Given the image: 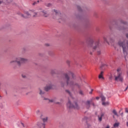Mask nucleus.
Returning <instances> with one entry per match:
<instances>
[{
	"label": "nucleus",
	"mask_w": 128,
	"mask_h": 128,
	"mask_svg": "<svg viewBox=\"0 0 128 128\" xmlns=\"http://www.w3.org/2000/svg\"><path fill=\"white\" fill-rule=\"evenodd\" d=\"M76 76L72 72L69 71L66 72L64 74V81L67 86H74V82L72 80V78L74 80Z\"/></svg>",
	"instance_id": "1"
},
{
	"label": "nucleus",
	"mask_w": 128,
	"mask_h": 128,
	"mask_svg": "<svg viewBox=\"0 0 128 128\" xmlns=\"http://www.w3.org/2000/svg\"><path fill=\"white\" fill-rule=\"evenodd\" d=\"M118 44L120 48H122L123 54L126 58V56L128 55V40L119 41Z\"/></svg>",
	"instance_id": "2"
},
{
	"label": "nucleus",
	"mask_w": 128,
	"mask_h": 128,
	"mask_svg": "<svg viewBox=\"0 0 128 128\" xmlns=\"http://www.w3.org/2000/svg\"><path fill=\"white\" fill-rule=\"evenodd\" d=\"M53 12H55V15L53 16V18L57 20L59 22H62L64 20V12L56 10H54Z\"/></svg>",
	"instance_id": "3"
},
{
	"label": "nucleus",
	"mask_w": 128,
	"mask_h": 128,
	"mask_svg": "<svg viewBox=\"0 0 128 128\" xmlns=\"http://www.w3.org/2000/svg\"><path fill=\"white\" fill-rule=\"evenodd\" d=\"M26 62H28V59L26 58H24L20 57H17L16 58L15 60L10 61V64H12L14 62H16L18 66H20V64H22Z\"/></svg>",
	"instance_id": "4"
},
{
	"label": "nucleus",
	"mask_w": 128,
	"mask_h": 128,
	"mask_svg": "<svg viewBox=\"0 0 128 128\" xmlns=\"http://www.w3.org/2000/svg\"><path fill=\"white\" fill-rule=\"evenodd\" d=\"M32 16L34 18H36V16H38V13L32 10H30L29 12H25L24 14H21V16H22V18H30Z\"/></svg>",
	"instance_id": "5"
},
{
	"label": "nucleus",
	"mask_w": 128,
	"mask_h": 128,
	"mask_svg": "<svg viewBox=\"0 0 128 128\" xmlns=\"http://www.w3.org/2000/svg\"><path fill=\"white\" fill-rule=\"evenodd\" d=\"M114 80L116 82H122L124 77L122 76V72H117V76H114Z\"/></svg>",
	"instance_id": "6"
},
{
	"label": "nucleus",
	"mask_w": 128,
	"mask_h": 128,
	"mask_svg": "<svg viewBox=\"0 0 128 128\" xmlns=\"http://www.w3.org/2000/svg\"><path fill=\"white\" fill-rule=\"evenodd\" d=\"M74 105H72V104L69 101L67 104V106L70 108H76V110L80 109V106H78L77 102L74 103Z\"/></svg>",
	"instance_id": "7"
},
{
	"label": "nucleus",
	"mask_w": 128,
	"mask_h": 128,
	"mask_svg": "<svg viewBox=\"0 0 128 128\" xmlns=\"http://www.w3.org/2000/svg\"><path fill=\"white\" fill-rule=\"evenodd\" d=\"M52 82H49L45 86L44 90L46 92H48L50 90H52Z\"/></svg>",
	"instance_id": "8"
},
{
	"label": "nucleus",
	"mask_w": 128,
	"mask_h": 128,
	"mask_svg": "<svg viewBox=\"0 0 128 128\" xmlns=\"http://www.w3.org/2000/svg\"><path fill=\"white\" fill-rule=\"evenodd\" d=\"M42 16H44V18H48L50 16V13L48 11L43 10L41 12Z\"/></svg>",
	"instance_id": "9"
},
{
	"label": "nucleus",
	"mask_w": 128,
	"mask_h": 128,
	"mask_svg": "<svg viewBox=\"0 0 128 128\" xmlns=\"http://www.w3.org/2000/svg\"><path fill=\"white\" fill-rule=\"evenodd\" d=\"M93 100H94V98H92V99L90 100H88L86 102V106L87 108H90V104L92 102Z\"/></svg>",
	"instance_id": "10"
},
{
	"label": "nucleus",
	"mask_w": 128,
	"mask_h": 128,
	"mask_svg": "<svg viewBox=\"0 0 128 128\" xmlns=\"http://www.w3.org/2000/svg\"><path fill=\"white\" fill-rule=\"evenodd\" d=\"M104 116V114L101 112L100 114V115H98V120L99 122H102V117Z\"/></svg>",
	"instance_id": "11"
},
{
	"label": "nucleus",
	"mask_w": 128,
	"mask_h": 128,
	"mask_svg": "<svg viewBox=\"0 0 128 128\" xmlns=\"http://www.w3.org/2000/svg\"><path fill=\"white\" fill-rule=\"evenodd\" d=\"M37 126L40 128H44V123H42L41 122H38L37 124Z\"/></svg>",
	"instance_id": "12"
},
{
	"label": "nucleus",
	"mask_w": 128,
	"mask_h": 128,
	"mask_svg": "<svg viewBox=\"0 0 128 128\" xmlns=\"http://www.w3.org/2000/svg\"><path fill=\"white\" fill-rule=\"evenodd\" d=\"M95 46L93 48L94 50H96V48H98V46H100V42H97L95 43Z\"/></svg>",
	"instance_id": "13"
},
{
	"label": "nucleus",
	"mask_w": 128,
	"mask_h": 128,
	"mask_svg": "<svg viewBox=\"0 0 128 128\" xmlns=\"http://www.w3.org/2000/svg\"><path fill=\"white\" fill-rule=\"evenodd\" d=\"M104 72L102 71L100 74H99L98 78H102V80H104Z\"/></svg>",
	"instance_id": "14"
},
{
	"label": "nucleus",
	"mask_w": 128,
	"mask_h": 128,
	"mask_svg": "<svg viewBox=\"0 0 128 128\" xmlns=\"http://www.w3.org/2000/svg\"><path fill=\"white\" fill-rule=\"evenodd\" d=\"M4 2H5L6 4H10L12 2V0H4Z\"/></svg>",
	"instance_id": "15"
},
{
	"label": "nucleus",
	"mask_w": 128,
	"mask_h": 128,
	"mask_svg": "<svg viewBox=\"0 0 128 128\" xmlns=\"http://www.w3.org/2000/svg\"><path fill=\"white\" fill-rule=\"evenodd\" d=\"M41 118L44 122H48V117L42 118V116Z\"/></svg>",
	"instance_id": "16"
},
{
	"label": "nucleus",
	"mask_w": 128,
	"mask_h": 128,
	"mask_svg": "<svg viewBox=\"0 0 128 128\" xmlns=\"http://www.w3.org/2000/svg\"><path fill=\"white\" fill-rule=\"evenodd\" d=\"M62 80H63V82H60V84H61V86L64 87V75L62 76Z\"/></svg>",
	"instance_id": "17"
},
{
	"label": "nucleus",
	"mask_w": 128,
	"mask_h": 128,
	"mask_svg": "<svg viewBox=\"0 0 128 128\" xmlns=\"http://www.w3.org/2000/svg\"><path fill=\"white\" fill-rule=\"evenodd\" d=\"M113 114H114V116H118V112H116V110H114L112 112Z\"/></svg>",
	"instance_id": "18"
},
{
	"label": "nucleus",
	"mask_w": 128,
	"mask_h": 128,
	"mask_svg": "<svg viewBox=\"0 0 128 128\" xmlns=\"http://www.w3.org/2000/svg\"><path fill=\"white\" fill-rule=\"evenodd\" d=\"M64 102V99H60V102H56V104H62Z\"/></svg>",
	"instance_id": "19"
},
{
	"label": "nucleus",
	"mask_w": 128,
	"mask_h": 128,
	"mask_svg": "<svg viewBox=\"0 0 128 128\" xmlns=\"http://www.w3.org/2000/svg\"><path fill=\"white\" fill-rule=\"evenodd\" d=\"M108 36H104V41L106 42H108Z\"/></svg>",
	"instance_id": "20"
},
{
	"label": "nucleus",
	"mask_w": 128,
	"mask_h": 128,
	"mask_svg": "<svg viewBox=\"0 0 128 128\" xmlns=\"http://www.w3.org/2000/svg\"><path fill=\"white\" fill-rule=\"evenodd\" d=\"M39 94H40V96H42V94H44V92H42V89L39 88Z\"/></svg>",
	"instance_id": "21"
},
{
	"label": "nucleus",
	"mask_w": 128,
	"mask_h": 128,
	"mask_svg": "<svg viewBox=\"0 0 128 128\" xmlns=\"http://www.w3.org/2000/svg\"><path fill=\"white\" fill-rule=\"evenodd\" d=\"M102 106H108V102H104H104H102Z\"/></svg>",
	"instance_id": "22"
},
{
	"label": "nucleus",
	"mask_w": 128,
	"mask_h": 128,
	"mask_svg": "<svg viewBox=\"0 0 128 128\" xmlns=\"http://www.w3.org/2000/svg\"><path fill=\"white\" fill-rule=\"evenodd\" d=\"M100 98H102V102H104V100H106V97H104V96H101Z\"/></svg>",
	"instance_id": "23"
},
{
	"label": "nucleus",
	"mask_w": 128,
	"mask_h": 128,
	"mask_svg": "<svg viewBox=\"0 0 128 128\" xmlns=\"http://www.w3.org/2000/svg\"><path fill=\"white\" fill-rule=\"evenodd\" d=\"M118 126H120V123H114V128H118Z\"/></svg>",
	"instance_id": "24"
},
{
	"label": "nucleus",
	"mask_w": 128,
	"mask_h": 128,
	"mask_svg": "<svg viewBox=\"0 0 128 128\" xmlns=\"http://www.w3.org/2000/svg\"><path fill=\"white\" fill-rule=\"evenodd\" d=\"M66 63L68 66H70V60H67L66 61Z\"/></svg>",
	"instance_id": "25"
},
{
	"label": "nucleus",
	"mask_w": 128,
	"mask_h": 128,
	"mask_svg": "<svg viewBox=\"0 0 128 128\" xmlns=\"http://www.w3.org/2000/svg\"><path fill=\"white\" fill-rule=\"evenodd\" d=\"M51 74H56V71H54V70H52L51 71Z\"/></svg>",
	"instance_id": "26"
},
{
	"label": "nucleus",
	"mask_w": 128,
	"mask_h": 128,
	"mask_svg": "<svg viewBox=\"0 0 128 128\" xmlns=\"http://www.w3.org/2000/svg\"><path fill=\"white\" fill-rule=\"evenodd\" d=\"M117 72H120V68H118L117 69Z\"/></svg>",
	"instance_id": "27"
},
{
	"label": "nucleus",
	"mask_w": 128,
	"mask_h": 128,
	"mask_svg": "<svg viewBox=\"0 0 128 128\" xmlns=\"http://www.w3.org/2000/svg\"><path fill=\"white\" fill-rule=\"evenodd\" d=\"M37 2H40V0H38ZM37 2H34L33 4L34 6V4H36Z\"/></svg>",
	"instance_id": "28"
},
{
	"label": "nucleus",
	"mask_w": 128,
	"mask_h": 128,
	"mask_svg": "<svg viewBox=\"0 0 128 128\" xmlns=\"http://www.w3.org/2000/svg\"><path fill=\"white\" fill-rule=\"evenodd\" d=\"M22 76L24 78H26V76L25 74H22Z\"/></svg>",
	"instance_id": "29"
},
{
	"label": "nucleus",
	"mask_w": 128,
	"mask_h": 128,
	"mask_svg": "<svg viewBox=\"0 0 128 128\" xmlns=\"http://www.w3.org/2000/svg\"><path fill=\"white\" fill-rule=\"evenodd\" d=\"M46 6H52V4H48Z\"/></svg>",
	"instance_id": "30"
},
{
	"label": "nucleus",
	"mask_w": 128,
	"mask_h": 128,
	"mask_svg": "<svg viewBox=\"0 0 128 128\" xmlns=\"http://www.w3.org/2000/svg\"><path fill=\"white\" fill-rule=\"evenodd\" d=\"M66 92H68V94H70V91H68V90H66Z\"/></svg>",
	"instance_id": "31"
},
{
	"label": "nucleus",
	"mask_w": 128,
	"mask_h": 128,
	"mask_svg": "<svg viewBox=\"0 0 128 128\" xmlns=\"http://www.w3.org/2000/svg\"><path fill=\"white\" fill-rule=\"evenodd\" d=\"M80 94H84V93L82 92V91H80Z\"/></svg>",
	"instance_id": "32"
},
{
	"label": "nucleus",
	"mask_w": 128,
	"mask_h": 128,
	"mask_svg": "<svg viewBox=\"0 0 128 128\" xmlns=\"http://www.w3.org/2000/svg\"><path fill=\"white\" fill-rule=\"evenodd\" d=\"M49 102H54V100H49Z\"/></svg>",
	"instance_id": "33"
},
{
	"label": "nucleus",
	"mask_w": 128,
	"mask_h": 128,
	"mask_svg": "<svg viewBox=\"0 0 128 128\" xmlns=\"http://www.w3.org/2000/svg\"><path fill=\"white\" fill-rule=\"evenodd\" d=\"M78 10H81L80 6H78Z\"/></svg>",
	"instance_id": "34"
},
{
	"label": "nucleus",
	"mask_w": 128,
	"mask_h": 128,
	"mask_svg": "<svg viewBox=\"0 0 128 128\" xmlns=\"http://www.w3.org/2000/svg\"><path fill=\"white\" fill-rule=\"evenodd\" d=\"M97 52L98 54H100V50H98Z\"/></svg>",
	"instance_id": "35"
},
{
	"label": "nucleus",
	"mask_w": 128,
	"mask_h": 128,
	"mask_svg": "<svg viewBox=\"0 0 128 128\" xmlns=\"http://www.w3.org/2000/svg\"><path fill=\"white\" fill-rule=\"evenodd\" d=\"M128 86H127L126 88V89L124 90V92H126V90H128Z\"/></svg>",
	"instance_id": "36"
},
{
	"label": "nucleus",
	"mask_w": 128,
	"mask_h": 128,
	"mask_svg": "<svg viewBox=\"0 0 128 128\" xmlns=\"http://www.w3.org/2000/svg\"><path fill=\"white\" fill-rule=\"evenodd\" d=\"M126 112H128V108H126Z\"/></svg>",
	"instance_id": "37"
},
{
	"label": "nucleus",
	"mask_w": 128,
	"mask_h": 128,
	"mask_svg": "<svg viewBox=\"0 0 128 128\" xmlns=\"http://www.w3.org/2000/svg\"><path fill=\"white\" fill-rule=\"evenodd\" d=\"M90 94H92V90L91 92H90Z\"/></svg>",
	"instance_id": "38"
},
{
	"label": "nucleus",
	"mask_w": 128,
	"mask_h": 128,
	"mask_svg": "<svg viewBox=\"0 0 128 128\" xmlns=\"http://www.w3.org/2000/svg\"><path fill=\"white\" fill-rule=\"evenodd\" d=\"M96 100H100V97H96Z\"/></svg>",
	"instance_id": "39"
},
{
	"label": "nucleus",
	"mask_w": 128,
	"mask_h": 128,
	"mask_svg": "<svg viewBox=\"0 0 128 128\" xmlns=\"http://www.w3.org/2000/svg\"><path fill=\"white\" fill-rule=\"evenodd\" d=\"M46 46H50V44H46Z\"/></svg>",
	"instance_id": "40"
},
{
	"label": "nucleus",
	"mask_w": 128,
	"mask_h": 128,
	"mask_svg": "<svg viewBox=\"0 0 128 128\" xmlns=\"http://www.w3.org/2000/svg\"><path fill=\"white\" fill-rule=\"evenodd\" d=\"M21 124L24 126V124L23 123H22Z\"/></svg>",
	"instance_id": "41"
},
{
	"label": "nucleus",
	"mask_w": 128,
	"mask_h": 128,
	"mask_svg": "<svg viewBox=\"0 0 128 128\" xmlns=\"http://www.w3.org/2000/svg\"><path fill=\"white\" fill-rule=\"evenodd\" d=\"M39 112H40V110H38L36 111V113H37V114H39Z\"/></svg>",
	"instance_id": "42"
},
{
	"label": "nucleus",
	"mask_w": 128,
	"mask_h": 128,
	"mask_svg": "<svg viewBox=\"0 0 128 128\" xmlns=\"http://www.w3.org/2000/svg\"><path fill=\"white\" fill-rule=\"evenodd\" d=\"M2 3V1L0 0V4H1Z\"/></svg>",
	"instance_id": "43"
},
{
	"label": "nucleus",
	"mask_w": 128,
	"mask_h": 128,
	"mask_svg": "<svg viewBox=\"0 0 128 128\" xmlns=\"http://www.w3.org/2000/svg\"><path fill=\"white\" fill-rule=\"evenodd\" d=\"M126 37L128 38V34H126Z\"/></svg>",
	"instance_id": "44"
},
{
	"label": "nucleus",
	"mask_w": 128,
	"mask_h": 128,
	"mask_svg": "<svg viewBox=\"0 0 128 128\" xmlns=\"http://www.w3.org/2000/svg\"><path fill=\"white\" fill-rule=\"evenodd\" d=\"M106 128H110V126H107L106 127Z\"/></svg>",
	"instance_id": "45"
},
{
	"label": "nucleus",
	"mask_w": 128,
	"mask_h": 128,
	"mask_svg": "<svg viewBox=\"0 0 128 128\" xmlns=\"http://www.w3.org/2000/svg\"><path fill=\"white\" fill-rule=\"evenodd\" d=\"M113 118H114V116H113Z\"/></svg>",
	"instance_id": "46"
},
{
	"label": "nucleus",
	"mask_w": 128,
	"mask_h": 128,
	"mask_svg": "<svg viewBox=\"0 0 128 128\" xmlns=\"http://www.w3.org/2000/svg\"><path fill=\"white\" fill-rule=\"evenodd\" d=\"M92 105H93V106H94V104H92Z\"/></svg>",
	"instance_id": "47"
},
{
	"label": "nucleus",
	"mask_w": 128,
	"mask_h": 128,
	"mask_svg": "<svg viewBox=\"0 0 128 128\" xmlns=\"http://www.w3.org/2000/svg\"><path fill=\"white\" fill-rule=\"evenodd\" d=\"M123 24H126V22H123Z\"/></svg>",
	"instance_id": "48"
},
{
	"label": "nucleus",
	"mask_w": 128,
	"mask_h": 128,
	"mask_svg": "<svg viewBox=\"0 0 128 128\" xmlns=\"http://www.w3.org/2000/svg\"><path fill=\"white\" fill-rule=\"evenodd\" d=\"M2 96H0V98H1Z\"/></svg>",
	"instance_id": "49"
},
{
	"label": "nucleus",
	"mask_w": 128,
	"mask_h": 128,
	"mask_svg": "<svg viewBox=\"0 0 128 128\" xmlns=\"http://www.w3.org/2000/svg\"><path fill=\"white\" fill-rule=\"evenodd\" d=\"M90 54H92V52H90Z\"/></svg>",
	"instance_id": "50"
},
{
	"label": "nucleus",
	"mask_w": 128,
	"mask_h": 128,
	"mask_svg": "<svg viewBox=\"0 0 128 128\" xmlns=\"http://www.w3.org/2000/svg\"><path fill=\"white\" fill-rule=\"evenodd\" d=\"M44 100H48V99H44Z\"/></svg>",
	"instance_id": "51"
}]
</instances>
